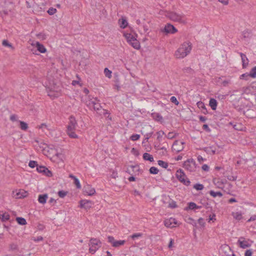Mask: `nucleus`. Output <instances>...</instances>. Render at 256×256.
I'll list each match as a JSON object with an SVG mask.
<instances>
[{
	"mask_svg": "<svg viewBox=\"0 0 256 256\" xmlns=\"http://www.w3.org/2000/svg\"><path fill=\"white\" fill-rule=\"evenodd\" d=\"M104 72L105 76L106 77H108V78H111V76H112V75H111L112 72L110 70H108V68H104Z\"/></svg>",
	"mask_w": 256,
	"mask_h": 256,
	"instance_id": "37998d69",
	"label": "nucleus"
},
{
	"mask_svg": "<svg viewBox=\"0 0 256 256\" xmlns=\"http://www.w3.org/2000/svg\"><path fill=\"white\" fill-rule=\"evenodd\" d=\"M252 250H248L246 251L244 253L245 256H252Z\"/></svg>",
	"mask_w": 256,
	"mask_h": 256,
	"instance_id": "13d9d810",
	"label": "nucleus"
},
{
	"mask_svg": "<svg viewBox=\"0 0 256 256\" xmlns=\"http://www.w3.org/2000/svg\"><path fill=\"white\" fill-rule=\"evenodd\" d=\"M36 170L38 172L44 174L46 170V168L44 166H37Z\"/></svg>",
	"mask_w": 256,
	"mask_h": 256,
	"instance_id": "58836bf2",
	"label": "nucleus"
},
{
	"mask_svg": "<svg viewBox=\"0 0 256 256\" xmlns=\"http://www.w3.org/2000/svg\"><path fill=\"white\" fill-rule=\"evenodd\" d=\"M196 204L194 202H190L188 203V207L186 208H185V210H194V209L196 208Z\"/></svg>",
	"mask_w": 256,
	"mask_h": 256,
	"instance_id": "f704fd0d",
	"label": "nucleus"
},
{
	"mask_svg": "<svg viewBox=\"0 0 256 256\" xmlns=\"http://www.w3.org/2000/svg\"><path fill=\"white\" fill-rule=\"evenodd\" d=\"M90 247L89 248V252L94 254L102 246V242L100 240L96 238H91L88 244Z\"/></svg>",
	"mask_w": 256,
	"mask_h": 256,
	"instance_id": "f03ea898",
	"label": "nucleus"
},
{
	"mask_svg": "<svg viewBox=\"0 0 256 256\" xmlns=\"http://www.w3.org/2000/svg\"><path fill=\"white\" fill-rule=\"evenodd\" d=\"M150 172L151 174H158L159 170L156 167L152 166L150 168Z\"/></svg>",
	"mask_w": 256,
	"mask_h": 256,
	"instance_id": "c9c22d12",
	"label": "nucleus"
},
{
	"mask_svg": "<svg viewBox=\"0 0 256 256\" xmlns=\"http://www.w3.org/2000/svg\"><path fill=\"white\" fill-rule=\"evenodd\" d=\"M108 242L110 243L113 246L114 244V243L115 240L114 238L112 236H108Z\"/></svg>",
	"mask_w": 256,
	"mask_h": 256,
	"instance_id": "8fccbe9b",
	"label": "nucleus"
},
{
	"mask_svg": "<svg viewBox=\"0 0 256 256\" xmlns=\"http://www.w3.org/2000/svg\"><path fill=\"white\" fill-rule=\"evenodd\" d=\"M125 243L126 241L124 240H116L112 246L115 248H118L121 246H123Z\"/></svg>",
	"mask_w": 256,
	"mask_h": 256,
	"instance_id": "bb28decb",
	"label": "nucleus"
},
{
	"mask_svg": "<svg viewBox=\"0 0 256 256\" xmlns=\"http://www.w3.org/2000/svg\"><path fill=\"white\" fill-rule=\"evenodd\" d=\"M202 128H203L204 130H206L208 132H210V130L209 128L208 124H204Z\"/></svg>",
	"mask_w": 256,
	"mask_h": 256,
	"instance_id": "e2e57ef3",
	"label": "nucleus"
},
{
	"mask_svg": "<svg viewBox=\"0 0 256 256\" xmlns=\"http://www.w3.org/2000/svg\"><path fill=\"white\" fill-rule=\"evenodd\" d=\"M16 220L18 223L20 225H25L26 224V220L24 218L21 217L16 218Z\"/></svg>",
	"mask_w": 256,
	"mask_h": 256,
	"instance_id": "2f4dec72",
	"label": "nucleus"
},
{
	"mask_svg": "<svg viewBox=\"0 0 256 256\" xmlns=\"http://www.w3.org/2000/svg\"><path fill=\"white\" fill-rule=\"evenodd\" d=\"M256 220V215L252 216L247 221V222H250Z\"/></svg>",
	"mask_w": 256,
	"mask_h": 256,
	"instance_id": "338daca9",
	"label": "nucleus"
},
{
	"mask_svg": "<svg viewBox=\"0 0 256 256\" xmlns=\"http://www.w3.org/2000/svg\"><path fill=\"white\" fill-rule=\"evenodd\" d=\"M28 166L32 168H34L35 166H38V164H37V162H36V161H34V160H30V162H29V164H28Z\"/></svg>",
	"mask_w": 256,
	"mask_h": 256,
	"instance_id": "09e8293b",
	"label": "nucleus"
},
{
	"mask_svg": "<svg viewBox=\"0 0 256 256\" xmlns=\"http://www.w3.org/2000/svg\"><path fill=\"white\" fill-rule=\"evenodd\" d=\"M152 116L154 120L158 122L160 121L162 119V116L160 114L156 112L152 113Z\"/></svg>",
	"mask_w": 256,
	"mask_h": 256,
	"instance_id": "a878e982",
	"label": "nucleus"
},
{
	"mask_svg": "<svg viewBox=\"0 0 256 256\" xmlns=\"http://www.w3.org/2000/svg\"><path fill=\"white\" fill-rule=\"evenodd\" d=\"M20 128L22 130H26L28 128V126L26 123L24 122L20 121Z\"/></svg>",
	"mask_w": 256,
	"mask_h": 256,
	"instance_id": "e433bc0d",
	"label": "nucleus"
},
{
	"mask_svg": "<svg viewBox=\"0 0 256 256\" xmlns=\"http://www.w3.org/2000/svg\"><path fill=\"white\" fill-rule=\"evenodd\" d=\"M242 35L244 38H246L250 36V34L248 31H244Z\"/></svg>",
	"mask_w": 256,
	"mask_h": 256,
	"instance_id": "680f3d73",
	"label": "nucleus"
},
{
	"mask_svg": "<svg viewBox=\"0 0 256 256\" xmlns=\"http://www.w3.org/2000/svg\"><path fill=\"white\" fill-rule=\"evenodd\" d=\"M2 44L4 46L12 48V45L10 43H9V42L7 40H4L2 41Z\"/></svg>",
	"mask_w": 256,
	"mask_h": 256,
	"instance_id": "5fc2aeb1",
	"label": "nucleus"
},
{
	"mask_svg": "<svg viewBox=\"0 0 256 256\" xmlns=\"http://www.w3.org/2000/svg\"><path fill=\"white\" fill-rule=\"evenodd\" d=\"M67 194L66 192H64V190H60L58 192V195L60 198H64Z\"/></svg>",
	"mask_w": 256,
	"mask_h": 256,
	"instance_id": "3c124183",
	"label": "nucleus"
},
{
	"mask_svg": "<svg viewBox=\"0 0 256 256\" xmlns=\"http://www.w3.org/2000/svg\"><path fill=\"white\" fill-rule=\"evenodd\" d=\"M192 48V44L190 42H184L175 52V56L178 58H184L190 53Z\"/></svg>",
	"mask_w": 256,
	"mask_h": 256,
	"instance_id": "f257e3e1",
	"label": "nucleus"
},
{
	"mask_svg": "<svg viewBox=\"0 0 256 256\" xmlns=\"http://www.w3.org/2000/svg\"><path fill=\"white\" fill-rule=\"evenodd\" d=\"M67 134L71 138H78L77 134L74 132V130H67Z\"/></svg>",
	"mask_w": 256,
	"mask_h": 256,
	"instance_id": "7c9ffc66",
	"label": "nucleus"
},
{
	"mask_svg": "<svg viewBox=\"0 0 256 256\" xmlns=\"http://www.w3.org/2000/svg\"><path fill=\"white\" fill-rule=\"evenodd\" d=\"M217 102L214 98H210V100L209 105L212 110H216L217 106Z\"/></svg>",
	"mask_w": 256,
	"mask_h": 256,
	"instance_id": "5701e85b",
	"label": "nucleus"
},
{
	"mask_svg": "<svg viewBox=\"0 0 256 256\" xmlns=\"http://www.w3.org/2000/svg\"><path fill=\"white\" fill-rule=\"evenodd\" d=\"M28 192L24 190H20L19 192H16V194L13 192V196L16 198H22L26 197L28 196Z\"/></svg>",
	"mask_w": 256,
	"mask_h": 256,
	"instance_id": "ddd939ff",
	"label": "nucleus"
},
{
	"mask_svg": "<svg viewBox=\"0 0 256 256\" xmlns=\"http://www.w3.org/2000/svg\"><path fill=\"white\" fill-rule=\"evenodd\" d=\"M244 114L248 118H252L256 117V110L254 108H248L244 112Z\"/></svg>",
	"mask_w": 256,
	"mask_h": 256,
	"instance_id": "9b49d317",
	"label": "nucleus"
},
{
	"mask_svg": "<svg viewBox=\"0 0 256 256\" xmlns=\"http://www.w3.org/2000/svg\"><path fill=\"white\" fill-rule=\"evenodd\" d=\"M119 24L121 28H124L127 26L128 23L126 19L122 18L120 20Z\"/></svg>",
	"mask_w": 256,
	"mask_h": 256,
	"instance_id": "cd10ccee",
	"label": "nucleus"
},
{
	"mask_svg": "<svg viewBox=\"0 0 256 256\" xmlns=\"http://www.w3.org/2000/svg\"><path fill=\"white\" fill-rule=\"evenodd\" d=\"M134 48L138 50L140 48V44L136 39L130 44Z\"/></svg>",
	"mask_w": 256,
	"mask_h": 256,
	"instance_id": "c85d7f7f",
	"label": "nucleus"
},
{
	"mask_svg": "<svg viewBox=\"0 0 256 256\" xmlns=\"http://www.w3.org/2000/svg\"><path fill=\"white\" fill-rule=\"evenodd\" d=\"M202 150L210 155H214L216 154V148L214 146L205 147L202 148Z\"/></svg>",
	"mask_w": 256,
	"mask_h": 256,
	"instance_id": "4468645a",
	"label": "nucleus"
},
{
	"mask_svg": "<svg viewBox=\"0 0 256 256\" xmlns=\"http://www.w3.org/2000/svg\"><path fill=\"white\" fill-rule=\"evenodd\" d=\"M83 192L85 194L88 196H92L96 192L94 188L90 184H86L84 186Z\"/></svg>",
	"mask_w": 256,
	"mask_h": 256,
	"instance_id": "6e6552de",
	"label": "nucleus"
},
{
	"mask_svg": "<svg viewBox=\"0 0 256 256\" xmlns=\"http://www.w3.org/2000/svg\"><path fill=\"white\" fill-rule=\"evenodd\" d=\"M140 138V134H134L130 136V138L131 140H132L133 141H136V140H138Z\"/></svg>",
	"mask_w": 256,
	"mask_h": 256,
	"instance_id": "a18cd8bd",
	"label": "nucleus"
},
{
	"mask_svg": "<svg viewBox=\"0 0 256 256\" xmlns=\"http://www.w3.org/2000/svg\"><path fill=\"white\" fill-rule=\"evenodd\" d=\"M169 206L171 208H175L177 207V205L174 202H172V203L170 204Z\"/></svg>",
	"mask_w": 256,
	"mask_h": 256,
	"instance_id": "774afa93",
	"label": "nucleus"
},
{
	"mask_svg": "<svg viewBox=\"0 0 256 256\" xmlns=\"http://www.w3.org/2000/svg\"><path fill=\"white\" fill-rule=\"evenodd\" d=\"M143 158L144 160H148L150 162H154V158L152 156V155L147 153V152H145L144 154H143Z\"/></svg>",
	"mask_w": 256,
	"mask_h": 256,
	"instance_id": "b1692460",
	"label": "nucleus"
},
{
	"mask_svg": "<svg viewBox=\"0 0 256 256\" xmlns=\"http://www.w3.org/2000/svg\"><path fill=\"white\" fill-rule=\"evenodd\" d=\"M197 106H198V108H200L202 110V109H204V108H206V106L204 104V103H203L202 102H197Z\"/></svg>",
	"mask_w": 256,
	"mask_h": 256,
	"instance_id": "864d4df0",
	"label": "nucleus"
},
{
	"mask_svg": "<svg viewBox=\"0 0 256 256\" xmlns=\"http://www.w3.org/2000/svg\"><path fill=\"white\" fill-rule=\"evenodd\" d=\"M46 176H52V172L49 170L47 168L46 170H45V172L44 173Z\"/></svg>",
	"mask_w": 256,
	"mask_h": 256,
	"instance_id": "052dcab7",
	"label": "nucleus"
},
{
	"mask_svg": "<svg viewBox=\"0 0 256 256\" xmlns=\"http://www.w3.org/2000/svg\"><path fill=\"white\" fill-rule=\"evenodd\" d=\"M36 36L38 39H40L42 40H44L46 38V36L44 33H40L36 35Z\"/></svg>",
	"mask_w": 256,
	"mask_h": 256,
	"instance_id": "de8ad7c7",
	"label": "nucleus"
},
{
	"mask_svg": "<svg viewBox=\"0 0 256 256\" xmlns=\"http://www.w3.org/2000/svg\"><path fill=\"white\" fill-rule=\"evenodd\" d=\"M198 224L202 226H204L205 224V222H204V220L200 218L198 220Z\"/></svg>",
	"mask_w": 256,
	"mask_h": 256,
	"instance_id": "4d7b16f0",
	"label": "nucleus"
},
{
	"mask_svg": "<svg viewBox=\"0 0 256 256\" xmlns=\"http://www.w3.org/2000/svg\"><path fill=\"white\" fill-rule=\"evenodd\" d=\"M170 102L176 105H178L179 102L178 100H177L176 97L172 96L170 98Z\"/></svg>",
	"mask_w": 256,
	"mask_h": 256,
	"instance_id": "603ef678",
	"label": "nucleus"
},
{
	"mask_svg": "<svg viewBox=\"0 0 256 256\" xmlns=\"http://www.w3.org/2000/svg\"><path fill=\"white\" fill-rule=\"evenodd\" d=\"M251 77L250 76V74H248V73H245V74H242V75L240 76V79H244L246 80H248L249 79V78Z\"/></svg>",
	"mask_w": 256,
	"mask_h": 256,
	"instance_id": "ea45409f",
	"label": "nucleus"
},
{
	"mask_svg": "<svg viewBox=\"0 0 256 256\" xmlns=\"http://www.w3.org/2000/svg\"><path fill=\"white\" fill-rule=\"evenodd\" d=\"M209 193L214 198L216 196L222 197V194L220 192H215L214 190H210Z\"/></svg>",
	"mask_w": 256,
	"mask_h": 256,
	"instance_id": "c756f323",
	"label": "nucleus"
},
{
	"mask_svg": "<svg viewBox=\"0 0 256 256\" xmlns=\"http://www.w3.org/2000/svg\"><path fill=\"white\" fill-rule=\"evenodd\" d=\"M250 76L251 78H256V66L254 67L250 72Z\"/></svg>",
	"mask_w": 256,
	"mask_h": 256,
	"instance_id": "4c0bfd02",
	"label": "nucleus"
},
{
	"mask_svg": "<svg viewBox=\"0 0 256 256\" xmlns=\"http://www.w3.org/2000/svg\"><path fill=\"white\" fill-rule=\"evenodd\" d=\"M183 70L184 71V72H187L190 73H191L193 71V70L190 68H184L183 69Z\"/></svg>",
	"mask_w": 256,
	"mask_h": 256,
	"instance_id": "0e129e2a",
	"label": "nucleus"
},
{
	"mask_svg": "<svg viewBox=\"0 0 256 256\" xmlns=\"http://www.w3.org/2000/svg\"><path fill=\"white\" fill-rule=\"evenodd\" d=\"M32 240L34 242H39L43 240V238L42 236H38L36 238H33Z\"/></svg>",
	"mask_w": 256,
	"mask_h": 256,
	"instance_id": "bf43d9fd",
	"label": "nucleus"
},
{
	"mask_svg": "<svg viewBox=\"0 0 256 256\" xmlns=\"http://www.w3.org/2000/svg\"><path fill=\"white\" fill-rule=\"evenodd\" d=\"M164 31L166 33L174 34L177 32V30L174 26L170 24H167L164 28Z\"/></svg>",
	"mask_w": 256,
	"mask_h": 256,
	"instance_id": "2eb2a0df",
	"label": "nucleus"
},
{
	"mask_svg": "<svg viewBox=\"0 0 256 256\" xmlns=\"http://www.w3.org/2000/svg\"><path fill=\"white\" fill-rule=\"evenodd\" d=\"M76 124L77 123L74 117L71 116L70 117V122L67 126V130H75Z\"/></svg>",
	"mask_w": 256,
	"mask_h": 256,
	"instance_id": "9d476101",
	"label": "nucleus"
},
{
	"mask_svg": "<svg viewBox=\"0 0 256 256\" xmlns=\"http://www.w3.org/2000/svg\"><path fill=\"white\" fill-rule=\"evenodd\" d=\"M188 222H189L190 224H192V225L194 226H196V221L194 219L191 218H188Z\"/></svg>",
	"mask_w": 256,
	"mask_h": 256,
	"instance_id": "6e6d98bb",
	"label": "nucleus"
},
{
	"mask_svg": "<svg viewBox=\"0 0 256 256\" xmlns=\"http://www.w3.org/2000/svg\"><path fill=\"white\" fill-rule=\"evenodd\" d=\"M70 177L72 178L74 180V184L76 186V187L77 188H81V185L80 184L79 180L74 176L70 174Z\"/></svg>",
	"mask_w": 256,
	"mask_h": 256,
	"instance_id": "393cba45",
	"label": "nucleus"
},
{
	"mask_svg": "<svg viewBox=\"0 0 256 256\" xmlns=\"http://www.w3.org/2000/svg\"><path fill=\"white\" fill-rule=\"evenodd\" d=\"M56 12V8H50L48 10V12L50 15H53Z\"/></svg>",
	"mask_w": 256,
	"mask_h": 256,
	"instance_id": "49530a36",
	"label": "nucleus"
},
{
	"mask_svg": "<svg viewBox=\"0 0 256 256\" xmlns=\"http://www.w3.org/2000/svg\"><path fill=\"white\" fill-rule=\"evenodd\" d=\"M142 236V233H135V234H132V236H130V238L134 240L136 238H141Z\"/></svg>",
	"mask_w": 256,
	"mask_h": 256,
	"instance_id": "a19ab883",
	"label": "nucleus"
},
{
	"mask_svg": "<svg viewBox=\"0 0 256 256\" xmlns=\"http://www.w3.org/2000/svg\"><path fill=\"white\" fill-rule=\"evenodd\" d=\"M156 134L158 135L157 140L160 142L163 135L164 134V132L162 130H160L156 132Z\"/></svg>",
	"mask_w": 256,
	"mask_h": 256,
	"instance_id": "79ce46f5",
	"label": "nucleus"
},
{
	"mask_svg": "<svg viewBox=\"0 0 256 256\" xmlns=\"http://www.w3.org/2000/svg\"><path fill=\"white\" fill-rule=\"evenodd\" d=\"M164 223L166 226L172 228L174 227L175 225L178 224V222L176 218H170L169 219L165 220Z\"/></svg>",
	"mask_w": 256,
	"mask_h": 256,
	"instance_id": "1a4fd4ad",
	"label": "nucleus"
},
{
	"mask_svg": "<svg viewBox=\"0 0 256 256\" xmlns=\"http://www.w3.org/2000/svg\"><path fill=\"white\" fill-rule=\"evenodd\" d=\"M167 16L173 21L182 22L184 15L183 14H178L175 12H170L168 14Z\"/></svg>",
	"mask_w": 256,
	"mask_h": 256,
	"instance_id": "423d86ee",
	"label": "nucleus"
},
{
	"mask_svg": "<svg viewBox=\"0 0 256 256\" xmlns=\"http://www.w3.org/2000/svg\"><path fill=\"white\" fill-rule=\"evenodd\" d=\"M176 176L178 180L184 185L188 186L190 184V180L186 178L185 174L182 169L180 168L176 171Z\"/></svg>",
	"mask_w": 256,
	"mask_h": 256,
	"instance_id": "7ed1b4c3",
	"label": "nucleus"
},
{
	"mask_svg": "<svg viewBox=\"0 0 256 256\" xmlns=\"http://www.w3.org/2000/svg\"><path fill=\"white\" fill-rule=\"evenodd\" d=\"M48 198L47 194H40L38 196V201L40 203L44 204L46 202Z\"/></svg>",
	"mask_w": 256,
	"mask_h": 256,
	"instance_id": "6ab92c4d",
	"label": "nucleus"
},
{
	"mask_svg": "<svg viewBox=\"0 0 256 256\" xmlns=\"http://www.w3.org/2000/svg\"><path fill=\"white\" fill-rule=\"evenodd\" d=\"M240 56H241L242 61V68H246L248 64V58H247L246 54L242 53H240Z\"/></svg>",
	"mask_w": 256,
	"mask_h": 256,
	"instance_id": "f3484780",
	"label": "nucleus"
},
{
	"mask_svg": "<svg viewBox=\"0 0 256 256\" xmlns=\"http://www.w3.org/2000/svg\"><path fill=\"white\" fill-rule=\"evenodd\" d=\"M158 164L163 168H167L168 167V164L163 160H159L158 161Z\"/></svg>",
	"mask_w": 256,
	"mask_h": 256,
	"instance_id": "72a5a7b5",
	"label": "nucleus"
},
{
	"mask_svg": "<svg viewBox=\"0 0 256 256\" xmlns=\"http://www.w3.org/2000/svg\"><path fill=\"white\" fill-rule=\"evenodd\" d=\"M252 241L246 240L244 237H240L238 241V246L242 248H246L251 246Z\"/></svg>",
	"mask_w": 256,
	"mask_h": 256,
	"instance_id": "39448f33",
	"label": "nucleus"
},
{
	"mask_svg": "<svg viewBox=\"0 0 256 256\" xmlns=\"http://www.w3.org/2000/svg\"><path fill=\"white\" fill-rule=\"evenodd\" d=\"M184 142L182 141L176 140L172 146V150L176 151V152L182 151L184 148Z\"/></svg>",
	"mask_w": 256,
	"mask_h": 256,
	"instance_id": "0eeeda50",
	"label": "nucleus"
},
{
	"mask_svg": "<svg viewBox=\"0 0 256 256\" xmlns=\"http://www.w3.org/2000/svg\"><path fill=\"white\" fill-rule=\"evenodd\" d=\"M183 167L189 172H194L196 169V164L194 159H188L184 162Z\"/></svg>",
	"mask_w": 256,
	"mask_h": 256,
	"instance_id": "20e7f679",
	"label": "nucleus"
},
{
	"mask_svg": "<svg viewBox=\"0 0 256 256\" xmlns=\"http://www.w3.org/2000/svg\"><path fill=\"white\" fill-rule=\"evenodd\" d=\"M232 216L235 219L238 220H240L242 218V213L240 212H232Z\"/></svg>",
	"mask_w": 256,
	"mask_h": 256,
	"instance_id": "473e14b6",
	"label": "nucleus"
},
{
	"mask_svg": "<svg viewBox=\"0 0 256 256\" xmlns=\"http://www.w3.org/2000/svg\"><path fill=\"white\" fill-rule=\"evenodd\" d=\"M204 188V186L202 184H196L194 186V188L196 190H202Z\"/></svg>",
	"mask_w": 256,
	"mask_h": 256,
	"instance_id": "c03bdc74",
	"label": "nucleus"
},
{
	"mask_svg": "<svg viewBox=\"0 0 256 256\" xmlns=\"http://www.w3.org/2000/svg\"><path fill=\"white\" fill-rule=\"evenodd\" d=\"M36 48L37 50L41 53H44L46 52V48L43 44H40L39 42H36Z\"/></svg>",
	"mask_w": 256,
	"mask_h": 256,
	"instance_id": "412c9836",
	"label": "nucleus"
},
{
	"mask_svg": "<svg viewBox=\"0 0 256 256\" xmlns=\"http://www.w3.org/2000/svg\"><path fill=\"white\" fill-rule=\"evenodd\" d=\"M124 36L129 44L136 40L135 36L131 34H125Z\"/></svg>",
	"mask_w": 256,
	"mask_h": 256,
	"instance_id": "a211bd4d",
	"label": "nucleus"
},
{
	"mask_svg": "<svg viewBox=\"0 0 256 256\" xmlns=\"http://www.w3.org/2000/svg\"><path fill=\"white\" fill-rule=\"evenodd\" d=\"M10 216L8 212H0V219L2 221L8 220L10 219Z\"/></svg>",
	"mask_w": 256,
	"mask_h": 256,
	"instance_id": "aec40b11",
	"label": "nucleus"
},
{
	"mask_svg": "<svg viewBox=\"0 0 256 256\" xmlns=\"http://www.w3.org/2000/svg\"><path fill=\"white\" fill-rule=\"evenodd\" d=\"M80 207L81 208H84L85 209H88L92 207V202L90 200H81L80 202Z\"/></svg>",
	"mask_w": 256,
	"mask_h": 256,
	"instance_id": "f8f14e48",
	"label": "nucleus"
},
{
	"mask_svg": "<svg viewBox=\"0 0 256 256\" xmlns=\"http://www.w3.org/2000/svg\"><path fill=\"white\" fill-rule=\"evenodd\" d=\"M8 4L10 5V7L6 9H2V10H0V14L2 16H3V14L7 15L9 12H10L12 8V4L10 2H8Z\"/></svg>",
	"mask_w": 256,
	"mask_h": 256,
	"instance_id": "4be33fe9",
	"label": "nucleus"
},
{
	"mask_svg": "<svg viewBox=\"0 0 256 256\" xmlns=\"http://www.w3.org/2000/svg\"><path fill=\"white\" fill-rule=\"evenodd\" d=\"M202 170L207 172L209 170V166L207 164H204L202 166Z\"/></svg>",
	"mask_w": 256,
	"mask_h": 256,
	"instance_id": "69168bd1",
	"label": "nucleus"
},
{
	"mask_svg": "<svg viewBox=\"0 0 256 256\" xmlns=\"http://www.w3.org/2000/svg\"><path fill=\"white\" fill-rule=\"evenodd\" d=\"M96 101H97V99L96 98L94 100L92 101L90 103V104L92 105V106L93 107V108L94 109V110H95L96 111H98L100 110H101L102 106H101L100 104L99 103H98Z\"/></svg>",
	"mask_w": 256,
	"mask_h": 256,
	"instance_id": "dca6fc26",
	"label": "nucleus"
}]
</instances>
